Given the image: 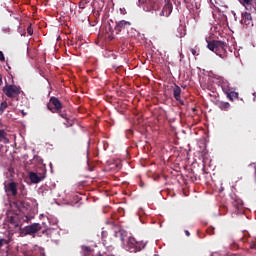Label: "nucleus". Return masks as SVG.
Wrapping results in <instances>:
<instances>
[{"label": "nucleus", "instance_id": "obj_21", "mask_svg": "<svg viewBox=\"0 0 256 256\" xmlns=\"http://www.w3.org/2000/svg\"><path fill=\"white\" fill-rule=\"evenodd\" d=\"M11 243V240H7L5 238L0 239V248L3 247V245H9Z\"/></svg>", "mask_w": 256, "mask_h": 256}, {"label": "nucleus", "instance_id": "obj_15", "mask_svg": "<svg viewBox=\"0 0 256 256\" xmlns=\"http://www.w3.org/2000/svg\"><path fill=\"white\" fill-rule=\"evenodd\" d=\"M226 97H228V99H229L230 101H233L234 99H238V98H239V93H237V92L231 90L230 92H228V93L226 94Z\"/></svg>", "mask_w": 256, "mask_h": 256}, {"label": "nucleus", "instance_id": "obj_3", "mask_svg": "<svg viewBox=\"0 0 256 256\" xmlns=\"http://www.w3.org/2000/svg\"><path fill=\"white\" fill-rule=\"evenodd\" d=\"M3 92L5 93L6 97L13 99L20 95L21 88L16 85H8L3 88Z\"/></svg>", "mask_w": 256, "mask_h": 256}, {"label": "nucleus", "instance_id": "obj_10", "mask_svg": "<svg viewBox=\"0 0 256 256\" xmlns=\"http://www.w3.org/2000/svg\"><path fill=\"white\" fill-rule=\"evenodd\" d=\"M128 243L130 245H133V247H135L136 251H142V249H145V247H146L145 242H137V241H135L134 238H130Z\"/></svg>", "mask_w": 256, "mask_h": 256}, {"label": "nucleus", "instance_id": "obj_12", "mask_svg": "<svg viewBox=\"0 0 256 256\" xmlns=\"http://www.w3.org/2000/svg\"><path fill=\"white\" fill-rule=\"evenodd\" d=\"M29 177L32 183H41V181H43V177L37 175L35 172H30Z\"/></svg>", "mask_w": 256, "mask_h": 256}, {"label": "nucleus", "instance_id": "obj_34", "mask_svg": "<svg viewBox=\"0 0 256 256\" xmlns=\"http://www.w3.org/2000/svg\"><path fill=\"white\" fill-rule=\"evenodd\" d=\"M118 235H121V232H118Z\"/></svg>", "mask_w": 256, "mask_h": 256}, {"label": "nucleus", "instance_id": "obj_1", "mask_svg": "<svg viewBox=\"0 0 256 256\" xmlns=\"http://www.w3.org/2000/svg\"><path fill=\"white\" fill-rule=\"evenodd\" d=\"M207 48L221 59H227V43L221 40L208 41Z\"/></svg>", "mask_w": 256, "mask_h": 256}, {"label": "nucleus", "instance_id": "obj_5", "mask_svg": "<svg viewBox=\"0 0 256 256\" xmlns=\"http://www.w3.org/2000/svg\"><path fill=\"white\" fill-rule=\"evenodd\" d=\"M5 193L7 197H15L18 195L17 183L16 182H9L4 186Z\"/></svg>", "mask_w": 256, "mask_h": 256}, {"label": "nucleus", "instance_id": "obj_33", "mask_svg": "<svg viewBox=\"0 0 256 256\" xmlns=\"http://www.w3.org/2000/svg\"><path fill=\"white\" fill-rule=\"evenodd\" d=\"M120 239H121V241H125V239L123 237H121Z\"/></svg>", "mask_w": 256, "mask_h": 256}, {"label": "nucleus", "instance_id": "obj_4", "mask_svg": "<svg viewBox=\"0 0 256 256\" xmlns=\"http://www.w3.org/2000/svg\"><path fill=\"white\" fill-rule=\"evenodd\" d=\"M47 107H48L49 111H51V113H59V111H61V109H63V104L61 103L59 98L51 97L50 103L47 105Z\"/></svg>", "mask_w": 256, "mask_h": 256}, {"label": "nucleus", "instance_id": "obj_22", "mask_svg": "<svg viewBox=\"0 0 256 256\" xmlns=\"http://www.w3.org/2000/svg\"><path fill=\"white\" fill-rule=\"evenodd\" d=\"M8 105L7 102L4 101L0 104V113H3V111H5V109H7Z\"/></svg>", "mask_w": 256, "mask_h": 256}, {"label": "nucleus", "instance_id": "obj_18", "mask_svg": "<svg viewBox=\"0 0 256 256\" xmlns=\"http://www.w3.org/2000/svg\"><path fill=\"white\" fill-rule=\"evenodd\" d=\"M246 9H251L253 7V0H239Z\"/></svg>", "mask_w": 256, "mask_h": 256}, {"label": "nucleus", "instance_id": "obj_8", "mask_svg": "<svg viewBox=\"0 0 256 256\" xmlns=\"http://www.w3.org/2000/svg\"><path fill=\"white\" fill-rule=\"evenodd\" d=\"M172 94L174 99L180 103V105H185V101H183V99H181V87H179V85L175 84L173 89H172Z\"/></svg>", "mask_w": 256, "mask_h": 256}, {"label": "nucleus", "instance_id": "obj_6", "mask_svg": "<svg viewBox=\"0 0 256 256\" xmlns=\"http://www.w3.org/2000/svg\"><path fill=\"white\" fill-rule=\"evenodd\" d=\"M43 229V226L39 223H33L31 225H28L24 228L25 235H35V233H38V231H41Z\"/></svg>", "mask_w": 256, "mask_h": 256}, {"label": "nucleus", "instance_id": "obj_26", "mask_svg": "<svg viewBox=\"0 0 256 256\" xmlns=\"http://www.w3.org/2000/svg\"><path fill=\"white\" fill-rule=\"evenodd\" d=\"M249 247H250V249H256V242L251 241Z\"/></svg>", "mask_w": 256, "mask_h": 256}, {"label": "nucleus", "instance_id": "obj_14", "mask_svg": "<svg viewBox=\"0 0 256 256\" xmlns=\"http://www.w3.org/2000/svg\"><path fill=\"white\" fill-rule=\"evenodd\" d=\"M59 115L60 117H62V119H66V122L64 123L66 127H73V122L69 121V118L67 117V113L59 111Z\"/></svg>", "mask_w": 256, "mask_h": 256}, {"label": "nucleus", "instance_id": "obj_19", "mask_svg": "<svg viewBox=\"0 0 256 256\" xmlns=\"http://www.w3.org/2000/svg\"><path fill=\"white\" fill-rule=\"evenodd\" d=\"M10 225H13V227H19V222L15 219L14 216H11L9 218Z\"/></svg>", "mask_w": 256, "mask_h": 256}, {"label": "nucleus", "instance_id": "obj_9", "mask_svg": "<svg viewBox=\"0 0 256 256\" xmlns=\"http://www.w3.org/2000/svg\"><path fill=\"white\" fill-rule=\"evenodd\" d=\"M241 23L243 25H246L247 27H249V25H253V17L251 16V13L249 12L242 13Z\"/></svg>", "mask_w": 256, "mask_h": 256}, {"label": "nucleus", "instance_id": "obj_32", "mask_svg": "<svg viewBox=\"0 0 256 256\" xmlns=\"http://www.w3.org/2000/svg\"><path fill=\"white\" fill-rule=\"evenodd\" d=\"M40 256H45V252H41V253H40Z\"/></svg>", "mask_w": 256, "mask_h": 256}, {"label": "nucleus", "instance_id": "obj_24", "mask_svg": "<svg viewBox=\"0 0 256 256\" xmlns=\"http://www.w3.org/2000/svg\"><path fill=\"white\" fill-rule=\"evenodd\" d=\"M207 233L208 235H215V228L213 227L208 228Z\"/></svg>", "mask_w": 256, "mask_h": 256}, {"label": "nucleus", "instance_id": "obj_7", "mask_svg": "<svg viewBox=\"0 0 256 256\" xmlns=\"http://www.w3.org/2000/svg\"><path fill=\"white\" fill-rule=\"evenodd\" d=\"M171 13H173V4L171 3V0H166V4L160 12V17H169Z\"/></svg>", "mask_w": 256, "mask_h": 256}, {"label": "nucleus", "instance_id": "obj_13", "mask_svg": "<svg viewBox=\"0 0 256 256\" xmlns=\"http://www.w3.org/2000/svg\"><path fill=\"white\" fill-rule=\"evenodd\" d=\"M220 87L225 95H227L232 90L231 87H229V82L224 80L220 81Z\"/></svg>", "mask_w": 256, "mask_h": 256}, {"label": "nucleus", "instance_id": "obj_11", "mask_svg": "<svg viewBox=\"0 0 256 256\" xmlns=\"http://www.w3.org/2000/svg\"><path fill=\"white\" fill-rule=\"evenodd\" d=\"M232 205L235 207V209H243V200L241 198L234 196L232 197Z\"/></svg>", "mask_w": 256, "mask_h": 256}, {"label": "nucleus", "instance_id": "obj_31", "mask_svg": "<svg viewBox=\"0 0 256 256\" xmlns=\"http://www.w3.org/2000/svg\"><path fill=\"white\" fill-rule=\"evenodd\" d=\"M1 83H3V78L0 75V85H1Z\"/></svg>", "mask_w": 256, "mask_h": 256}, {"label": "nucleus", "instance_id": "obj_16", "mask_svg": "<svg viewBox=\"0 0 256 256\" xmlns=\"http://www.w3.org/2000/svg\"><path fill=\"white\" fill-rule=\"evenodd\" d=\"M218 107L221 111H229L231 104H229V102H220L218 103Z\"/></svg>", "mask_w": 256, "mask_h": 256}, {"label": "nucleus", "instance_id": "obj_30", "mask_svg": "<svg viewBox=\"0 0 256 256\" xmlns=\"http://www.w3.org/2000/svg\"><path fill=\"white\" fill-rule=\"evenodd\" d=\"M186 237H190L191 233L188 232V230H185Z\"/></svg>", "mask_w": 256, "mask_h": 256}, {"label": "nucleus", "instance_id": "obj_2", "mask_svg": "<svg viewBox=\"0 0 256 256\" xmlns=\"http://www.w3.org/2000/svg\"><path fill=\"white\" fill-rule=\"evenodd\" d=\"M108 29L110 32V34L108 35V39H110V41H113V39H115V35H119L121 31H127L128 29H131V22L127 20H120L116 22L114 28L111 26V24H109Z\"/></svg>", "mask_w": 256, "mask_h": 256}, {"label": "nucleus", "instance_id": "obj_27", "mask_svg": "<svg viewBox=\"0 0 256 256\" xmlns=\"http://www.w3.org/2000/svg\"><path fill=\"white\" fill-rule=\"evenodd\" d=\"M0 61H5V55L3 54V51H0Z\"/></svg>", "mask_w": 256, "mask_h": 256}, {"label": "nucleus", "instance_id": "obj_28", "mask_svg": "<svg viewBox=\"0 0 256 256\" xmlns=\"http://www.w3.org/2000/svg\"><path fill=\"white\" fill-rule=\"evenodd\" d=\"M231 249H237V244H235V242H233L232 244H231Z\"/></svg>", "mask_w": 256, "mask_h": 256}, {"label": "nucleus", "instance_id": "obj_25", "mask_svg": "<svg viewBox=\"0 0 256 256\" xmlns=\"http://www.w3.org/2000/svg\"><path fill=\"white\" fill-rule=\"evenodd\" d=\"M27 33L28 35H33V27L31 26V24L27 27Z\"/></svg>", "mask_w": 256, "mask_h": 256}, {"label": "nucleus", "instance_id": "obj_23", "mask_svg": "<svg viewBox=\"0 0 256 256\" xmlns=\"http://www.w3.org/2000/svg\"><path fill=\"white\" fill-rule=\"evenodd\" d=\"M189 51L192 53V55H194V57H197V55H199L197 53V48H189Z\"/></svg>", "mask_w": 256, "mask_h": 256}, {"label": "nucleus", "instance_id": "obj_17", "mask_svg": "<svg viewBox=\"0 0 256 256\" xmlns=\"http://www.w3.org/2000/svg\"><path fill=\"white\" fill-rule=\"evenodd\" d=\"M139 3L148 5V9H153V5H155V0H139Z\"/></svg>", "mask_w": 256, "mask_h": 256}, {"label": "nucleus", "instance_id": "obj_20", "mask_svg": "<svg viewBox=\"0 0 256 256\" xmlns=\"http://www.w3.org/2000/svg\"><path fill=\"white\" fill-rule=\"evenodd\" d=\"M3 141H7V133L5 130L0 129V143Z\"/></svg>", "mask_w": 256, "mask_h": 256}, {"label": "nucleus", "instance_id": "obj_29", "mask_svg": "<svg viewBox=\"0 0 256 256\" xmlns=\"http://www.w3.org/2000/svg\"><path fill=\"white\" fill-rule=\"evenodd\" d=\"M79 7H80V9H84V8H85V3H84V2H81V3L79 4Z\"/></svg>", "mask_w": 256, "mask_h": 256}]
</instances>
